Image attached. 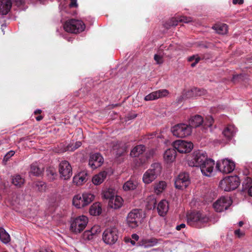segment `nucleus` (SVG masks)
<instances>
[{
    "mask_svg": "<svg viewBox=\"0 0 252 252\" xmlns=\"http://www.w3.org/2000/svg\"><path fill=\"white\" fill-rule=\"evenodd\" d=\"M11 180L12 184L17 188L21 187L25 182V179L19 174L12 176Z\"/></svg>",
    "mask_w": 252,
    "mask_h": 252,
    "instance_id": "obj_27",
    "label": "nucleus"
},
{
    "mask_svg": "<svg viewBox=\"0 0 252 252\" xmlns=\"http://www.w3.org/2000/svg\"><path fill=\"white\" fill-rule=\"evenodd\" d=\"M125 242L126 243L130 242L132 245H134L135 244V242L134 240H132L130 238H126Z\"/></svg>",
    "mask_w": 252,
    "mask_h": 252,
    "instance_id": "obj_56",
    "label": "nucleus"
},
{
    "mask_svg": "<svg viewBox=\"0 0 252 252\" xmlns=\"http://www.w3.org/2000/svg\"><path fill=\"white\" fill-rule=\"evenodd\" d=\"M15 154V152L14 151H10L8 152L4 157L3 158V161H8L9 158L14 156Z\"/></svg>",
    "mask_w": 252,
    "mask_h": 252,
    "instance_id": "obj_50",
    "label": "nucleus"
},
{
    "mask_svg": "<svg viewBox=\"0 0 252 252\" xmlns=\"http://www.w3.org/2000/svg\"><path fill=\"white\" fill-rule=\"evenodd\" d=\"M103 163V158L99 154L95 153L90 156L89 165L93 169L100 167Z\"/></svg>",
    "mask_w": 252,
    "mask_h": 252,
    "instance_id": "obj_17",
    "label": "nucleus"
},
{
    "mask_svg": "<svg viewBox=\"0 0 252 252\" xmlns=\"http://www.w3.org/2000/svg\"><path fill=\"white\" fill-rule=\"evenodd\" d=\"M157 204L156 199L155 196L150 195L147 198V208L149 210H152L155 208Z\"/></svg>",
    "mask_w": 252,
    "mask_h": 252,
    "instance_id": "obj_37",
    "label": "nucleus"
},
{
    "mask_svg": "<svg viewBox=\"0 0 252 252\" xmlns=\"http://www.w3.org/2000/svg\"><path fill=\"white\" fill-rule=\"evenodd\" d=\"M220 185L225 191H230L236 189L239 186V178L237 176L229 177L221 181Z\"/></svg>",
    "mask_w": 252,
    "mask_h": 252,
    "instance_id": "obj_8",
    "label": "nucleus"
},
{
    "mask_svg": "<svg viewBox=\"0 0 252 252\" xmlns=\"http://www.w3.org/2000/svg\"><path fill=\"white\" fill-rule=\"evenodd\" d=\"M83 239L85 240H91L94 238V236L91 233V232L89 230H86L83 234Z\"/></svg>",
    "mask_w": 252,
    "mask_h": 252,
    "instance_id": "obj_46",
    "label": "nucleus"
},
{
    "mask_svg": "<svg viewBox=\"0 0 252 252\" xmlns=\"http://www.w3.org/2000/svg\"><path fill=\"white\" fill-rule=\"evenodd\" d=\"M234 133L235 128L232 125H228L222 131V134L228 140L231 139Z\"/></svg>",
    "mask_w": 252,
    "mask_h": 252,
    "instance_id": "obj_29",
    "label": "nucleus"
},
{
    "mask_svg": "<svg viewBox=\"0 0 252 252\" xmlns=\"http://www.w3.org/2000/svg\"><path fill=\"white\" fill-rule=\"evenodd\" d=\"M186 227V225L184 223H182L176 226V229L177 230H180L182 228H184Z\"/></svg>",
    "mask_w": 252,
    "mask_h": 252,
    "instance_id": "obj_57",
    "label": "nucleus"
},
{
    "mask_svg": "<svg viewBox=\"0 0 252 252\" xmlns=\"http://www.w3.org/2000/svg\"><path fill=\"white\" fill-rule=\"evenodd\" d=\"M176 49V46L174 45L170 44L168 47L166 46L165 51H172Z\"/></svg>",
    "mask_w": 252,
    "mask_h": 252,
    "instance_id": "obj_53",
    "label": "nucleus"
},
{
    "mask_svg": "<svg viewBox=\"0 0 252 252\" xmlns=\"http://www.w3.org/2000/svg\"><path fill=\"white\" fill-rule=\"evenodd\" d=\"M166 183L164 181H159V182L155 184L154 190L157 194L161 193L166 188Z\"/></svg>",
    "mask_w": 252,
    "mask_h": 252,
    "instance_id": "obj_32",
    "label": "nucleus"
},
{
    "mask_svg": "<svg viewBox=\"0 0 252 252\" xmlns=\"http://www.w3.org/2000/svg\"><path fill=\"white\" fill-rule=\"evenodd\" d=\"M88 222V219L86 216L78 217L71 222L70 230L74 233H80L85 229Z\"/></svg>",
    "mask_w": 252,
    "mask_h": 252,
    "instance_id": "obj_5",
    "label": "nucleus"
},
{
    "mask_svg": "<svg viewBox=\"0 0 252 252\" xmlns=\"http://www.w3.org/2000/svg\"><path fill=\"white\" fill-rule=\"evenodd\" d=\"M179 22L188 23V19L187 17L181 16H176L171 18L164 24L166 28L169 29L172 26H176L178 25Z\"/></svg>",
    "mask_w": 252,
    "mask_h": 252,
    "instance_id": "obj_18",
    "label": "nucleus"
},
{
    "mask_svg": "<svg viewBox=\"0 0 252 252\" xmlns=\"http://www.w3.org/2000/svg\"><path fill=\"white\" fill-rule=\"evenodd\" d=\"M155 154V151L154 150H151L149 151V156H148V158L150 157V156H153Z\"/></svg>",
    "mask_w": 252,
    "mask_h": 252,
    "instance_id": "obj_59",
    "label": "nucleus"
},
{
    "mask_svg": "<svg viewBox=\"0 0 252 252\" xmlns=\"http://www.w3.org/2000/svg\"><path fill=\"white\" fill-rule=\"evenodd\" d=\"M88 173L86 171H83L75 175L73 178V182L77 186H81L88 180Z\"/></svg>",
    "mask_w": 252,
    "mask_h": 252,
    "instance_id": "obj_20",
    "label": "nucleus"
},
{
    "mask_svg": "<svg viewBox=\"0 0 252 252\" xmlns=\"http://www.w3.org/2000/svg\"><path fill=\"white\" fill-rule=\"evenodd\" d=\"M125 147L124 146H120V144H117L113 146V151L115 153L116 155L118 157L122 155L125 152Z\"/></svg>",
    "mask_w": 252,
    "mask_h": 252,
    "instance_id": "obj_39",
    "label": "nucleus"
},
{
    "mask_svg": "<svg viewBox=\"0 0 252 252\" xmlns=\"http://www.w3.org/2000/svg\"><path fill=\"white\" fill-rule=\"evenodd\" d=\"M200 60V58L198 56H192L190 57V63H191L190 66L192 67L195 66L196 64Z\"/></svg>",
    "mask_w": 252,
    "mask_h": 252,
    "instance_id": "obj_44",
    "label": "nucleus"
},
{
    "mask_svg": "<svg viewBox=\"0 0 252 252\" xmlns=\"http://www.w3.org/2000/svg\"><path fill=\"white\" fill-rule=\"evenodd\" d=\"M119 233L116 227H109L105 229L102 235V240L105 243L113 245L118 240Z\"/></svg>",
    "mask_w": 252,
    "mask_h": 252,
    "instance_id": "obj_7",
    "label": "nucleus"
},
{
    "mask_svg": "<svg viewBox=\"0 0 252 252\" xmlns=\"http://www.w3.org/2000/svg\"><path fill=\"white\" fill-rule=\"evenodd\" d=\"M123 202V199L121 197L116 195L111 200L109 201L108 206L111 208L118 209L122 206Z\"/></svg>",
    "mask_w": 252,
    "mask_h": 252,
    "instance_id": "obj_23",
    "label": "nucleus"
},
{
    "mask_svg": "<svg viewBox=\"0 0 252 252\" xmlns=\"http://www.w3.org/2000/svg\"><path fill=\"white\" fill-rule=\"evenodd\" d=\"M43 171V168L40 167L36 163H33L31 166V172L35 176L40 175Z\"/></svg>",
    "mask_w": 252,
    "mask_h": 252,
    "instance_id": "obj_36",
    "label": "nucleus"
},
{
    "mask_svg": "<svg viewBox=\"0 0 252 252\" xmlns=\"http://www.w3.org/2000/svg\"><path fill=\"white\" fill-rule=\"evenodd\" d=\"M232 3L234 4H242L244 3V0H233Z\"/></svg>",
    "mask_w": 252,
    "mask_h": 252,
    "instance_id": "obj_55",
    "label": "nucleus"
},
{
    "mask_svg": "<svg viewBox=\"0 0 252 252\" xmlns=\"http://www.w3.org/2000/svg\"><path fill=\"white\" fill-rule=\"evenodd\" d=\"M85 28V25L82 21L74 19L66 21L63 25V28L66 32L75 34L82 32Z\"/></svg>",
    "mask_w": 252,
    "mask_h": 252,
    "instance_id": "obj_3",
    "label": "nucleus"
},
{
    "mask_svg": "<svg viewBox=\"0 0 252 252\" xmlns=\"http://www.w3.org/2000/svg\"><path fill=\"white\" fill-rule=\"evenodd\" d=\"M46 176L50 181L54 180L57 177V173L55 169L51 167L48 168L46 170Z\"/></svg>",
    "mask_w": 252,
    "mask_h": 252,
    "instance_id": "obj_38",
    "label": "nucleus"
},
{
    "mask_svg": "<svg viewBox=\"0 0 252 252\" xmlns=\"http://www.w3.org/2000/svg\"><path fill=\"white\" fill-rule=\"evenodd\" d=\"M203 123V119L200 115H196L190 118V127H196Z\"/></svg>",
    "mask_w": 252,
    "mask_h": 252,
    "instance_id": "obj_26",
    "label": "nucleus"
},
{
    "mask_svg": "<svg viewBox=\"0 0 252 252\" xmlns=\"http://www.w3.org/2000/svg\"><path fill=\"white\" fill-rule=\"evenodd\" d=\"M142 211L138 209H133L127 215L126 223L129 227L134 228L137 227L142 218Z\"/></svg>",
    "mask_w": 252,
    "mask_h": 252,
    "instance_id": "obj_6",
    "label": "nucleus"
},
{
    "mask_svg": "<svg viewBox=\"0 0 252 252\" xmlns=\"http://www.w3.org/2000/svg\"><path fill=\"white\" fill-rule=\"evenodd\" d=\"M82 143L80 141L76 142L74 144H69L63 149L64 151H73L80 147Z\"/></svg>",
    "mask_w": 252,
    "mask_h": 252,
    "instance_id": "obj_40",
    "label": "nucleus"
},
{
    "mask_svg": "<svg viewBox=\"0 0 252 252\" xmlns=\"http://www.w3.org/2000/svg\"><path fill=\"white\" fill-rule=\"evenodd\" d=\"M137 185V183L136 181L130 179L124 184L123 189L126 191L134 190L136 188Z\"/></svg>",
    "mask_w": 252,
    "mask_h": 252,
    "instance_id": "obj_34",
    "label": "nucleus"
},
{
    "mask_svg": "<svg viewBox=\"0 0 252 252\" xmlns=\"http://www.w3.org/2000/svg\"><path fill=\"white\" fill-rule=\"evenodd\" d=\"M94 195L89 192L75 195L72 199V204L77 209H82L90 204L94 199Z\"/></svg>",
    "mask_w": 252,
    "mask_h": 252,
    "instance_id": "obj_1",
    "label": "nucleus"
},
{
    "mask_svg": "<svg viewBox=\"0 0 252 252\" xmlns=\"http://www.w3.org/2000/svg\"><path fill=\"white\" fill-rule=\"evenodd\" d=\"M34 113L35 114H40L41 113V110L40 109H37L35 110Z\"/></svg>",
    "mask_w": 252,
    "mask_h": 252,
    "instance_id": "obj_62",
    "label": "nucleus"
},
{
    "mask_svg": "<svg viewBox=\"0 0 252 252\" xmlns=\"http://www.w3.org/2000/svg\"><path fill=\"white\" fill-rule=\"evenodd\" d=\"M209 218L200 211H194L190 213V225L195 224L197 227H201L202 224L207 223Z\"/></svg>",
    "mask_w": 252,
    "mask_h": 252,
    "instance_id": "obj_4",
    "label": "nucleus"
},
{
    "mask_svg": "<svg viewBox=\"0 0 252 252\" xmlns=\"http://www.w3.org/2000/svg\"><path fill=\"white\" fill-rule=\"evenodd\" d=\"M214 123V119L211 116L206 118V121L205 122L204 126L211 127Z\"/></svg>",
    "mask_w": 252,
    "mask_h": 252,
    "instance_id": "obj_48",
    "label": "nucleus"
},
{
    "mask_svg": "<svg viewBox=\"0 0 252 252\" xmlns=\"http://www.w3.org/2000/svg\"><path fill=\"white\" fill-rule=\"evenodd\" d=\"M59 172L62 179H69L72 175V167L70 163L66 160L62 161L59 165Z\"/></svg>",
    "mask_w": 252,
    "mask_h": 252,
    "instance_id": "obj_9",
    "label": "nucleus"
},
{
    "mask_svg": "<svg viewBox=\"0 0 252 252\" xmlns=\"http://www.w3.org/2000/svg\"><path fill=\"white\" fill-rule=\"evenodd\" d=\"M241 76V74H237L233 76V79L234 81L235 79H237L238 78H240Z\"/></svg>",
    "mask_w": 252,
    "mask_h": 252,
    "instance_id": "obj_60",
    "label": "nucleus"
},
{
    "mask_svg": "<svg viewBox=\"0 0 252 252\" xmlns=\"http://www.w3.org/2000/svg\"><path fill=\"white\" fill-rule=\"evenodd\" d=\"M116 195H115L114 191L112 189H108L104 191L103 193V197L106 199L111 200L112 198H114Z\"/></svg>",
    "mask_w": 252,
    "mask_h": 252,
    "instance_id": "obj_42",
    "label": "nucleus"
},
{
    "mask_svg": "<svg viewBox=\"0 0 252 252\" xmlns=\"http://www.w3.org/2000/svg\"><path fill=\"white\" fill-rule=\"evenodd\" d=\"M214 29L219 34H224L227 32V26L225 24H216L214 26Z\"/></svg>",
    "mask_w": 252,
    "mask_h": 252,
    "instance_id": "obj_35",
    "label": "nucleus"
},
{
    "mask_svg": "<svg viewBox=\"0 0 252 252\" xmlns=\"http://www.w3.org/2000/svg\"><path fill=\"white\" fill-rule=\"evenodd\" d=\"M235 166L234 162L227 159L222 160L221 162L218 161L216 164V168L219 171L225 174L232 172Z\"/></svg>",
    "mask_w": 252,
    "mask_h": 252,
    "instance_id": "obj_12",
    "label": "nucleus"
},
{
    "mask_svg": "<svg viewBox=\"0 0 252 252\" xmlns=\"http://www.w3.org/2000/svg\"><path fill=\"white\" fill-rule=\"evenodd\" d=\"M169 94L166 89H161L154 91L146 95L144 97L145 101H152L167 96Z\"/></svg>",
    "mask_w": 252,
    "mask_h": 252,
    "instance_id": "obj_16",
    "label": "nucleus"
},
{
    "mask_svg": "<svg viewBox=\"0 0 252 252\" xmlns=\"http://www.w3.org/2000/svg\"><path fill=\"white\" fill-rule=\"evenodd\" d=\"M165 48H166V46H165L164 44L161 45L158 51L157 54L160 55L161 56L164 57V51H165Z\"/></svg>",
    "mask_w": 252,
    "mask_h": 252,
    "instance_id": "obj_51",
    "label": "nucleus"
},
{
    "mask_svg": "<svg viewBox=\"0 0 252 252\" xmlns=\"http://www.w3.org/2000/svg\"><path fill=\"white\" fill-rule=\"evenodd\" d=\"M238 224L240 227H242L243 226V225L244 224V222L242 221H240L239 222Z\"/></svg>",
    "mask_w": 252,
    "mask_h": 252,
    "instance_id": "obj_63",
    "label": "nucleus"
},
{
    "mask_svg": "<svg viewBox=\"0 0 252 252\" xmlns=\"http://www.w3.org/2000/svg\"><path fill=\"white\" fill-rule=\"evenodd\" d=\"M189 185V174L188 173H181L175 181V185L176 188L179 189H185Z\"/></svg>",
    "mask_w": 252,
    "mask_h": 252,
    "instance_id": "obj_15",
    "label": "nucleus"
},
{
    "mask_svg": "<svg viewBox=\"0 0 252 252\" xmlns=\"http://www.w3.org/2000/svg\"><path fill=\"white\" fill-rule=\"evenodd\" d=\"M12 6L11 0H0V14L5 15L10 11Z\"/></svg>",
    "mask_w": 252,
    "mask_h": 252,
    "instance_id": "obj_22",
    "label": "nucleus"
},
{
    "mask_svg": "<svg viewBox=\"0 0 252 252\" xmlns=\"http://www.w3.org/2000/svg\"><path fill=\"white\" fill-rule=\"evenodd\" d=\"M146 150L145 146L139 145L134 147L130 152V156L134 157L139 156L142 154Z\"/></svg>",
    "mask_w": 252,
    "mask_h": 252,
    "instance_id": "obj_28",
    "label": "nucleus"
},
{
    "mask_svg": "<svg viewBox=\"0 0 252 252\" xmlns=\"http://www.w3.org/2000/svg\"><path fill=\"white\" fill-rule=\"evenodd\" d=\"M232 201L229 197H221L213 204V208L218 212L227 210L232 204Z\"/></svg>",
    "mask_w": 252,
    "mask_h": 252,
    "instance_id": "obj_10",
    "label": "nucleus"
},
{
    "mask_svg": "<svg viewBox=\"0 0 252 252\" xmlns=\"http://www.w3.org/2000/svg\"><path fill=\"white\" fill-rule=\"evenodd\" d=\"M154 58L157 64H160L163 63V57L161 56L160 55L156 54L154 55Z\"/></svg>",
    "mask_w": 252,
    "mask_h": 252,
    "instance_id": "obj_47",
    "label": "nucleus"
},
{
    "mask_svg": "<svg viewBox=\"0 0 252 252\" xmlns=\"http://www.w3.org/2000/svg\"><path fill=\"white\" fill-rule=\"evenodd\" d=\"M173 135L179 138H184L189 135V126L187 124H177L171 128Z\"/></svg>",
    "mask_w": 252,
    "mask_h": 252,
    "instance_id": "obj_13",
    "label": "nucleus"
},
{
    "mask_svg": "<svg viewBox=\"0 0 252 252\" xmlns=\"http://www.w3.org/2000/svg\"><path fill=\"white\" fill-rule=\"evenodd\" d=\"M234 234L235 235L237 236L239 238H240L244 235V233L241 232L239 229L235 230L234 231Z\"/></svg>",
    "mask_w": 252,
    "mask_h": 252,
    "instance_id": "obj_54",
    "label": "nucleus"
},
{
    "mask_svg": "<svg viewBox=\"0 0 252 252\" xmlns=\"http://www.w3.org/2000/svg\"><path fill=\"white\" fill-rule=\"evenodd\" d=\"M92 235L94 236L96 234L99 233L101 232V228L99 225H94L89 230Z\"/></svg>",
    "mask_w": 252,
    "mask_h": 252,
    "instance_id": "obj_45",
    "label": "nucleus"
},
{
    "mask_svg": "<svg viewBox=\"0 0 252 252\" xmlns=\"http://www.w3.org/2000/svg\"><path fill=\"white\" fill-rule=\"evenodd\" d=\"M131 238L133 239V240L135 241H138L139 239V236L136 234H133L131 235Z\"/></svg>",
    "mask_w": 252,
    "mask_h": 252,
    "instance_id": "obj_58",
    "label": "nucleus"
},
{
    "mask_svg": "<svg viewBox=\"0 0 252 252\" xmlns=\"http://www.w3.org/2000/svg\"><path fill=\"white\" fill-rule=\"evenodd\" d=\"M158 243V241L156 238H150L149 239H144L141 242L140 245L145 248L156 246Z\"/></svg>",
    "mask_w": 252,
    "mask_h": 252,
    "instance_id": "obj_31",
    "label": "nucleus"
},
{
    "mask_svg": "<svg viewBox=\"0 0 252 252\" xmlns=\"http://www.w3.org/2000/svg\"><path fill=\"white\" fill-rule=\"evenodd\" d=\"M215 161L211 158L206 159L198 167L202 174L207 177H211L212 175Z\"/></svg>",
    "mask_w": 252,
    "mask_h": 252,
    "instance_id": "obj_14",
    "label": "nucleus"
},
{
    "mask_svg": "<svg viewBox=\"0 0 252 252\" xmlns=\"http://www.w3.org/2000/svg\"><path fill=\"white\" fill-rule=\"evenodd\" d=\"M204 94V90L198 89L197 88H193L190 90V97H196L200 96Z\"/></svg>",
    "mask_w": 252,
    "mask_h": 252,
    "instance_id": "obj_41",
    "label": "nucleus"
},
{
    "mask_svg": "<svg viewBox=\"0 0 252 252\" xmlns=\"http://www.w3.org/2000/svg\"><path fill=\"white\" fill-rule=\"evenodd\" d=\"M252 184V179L251 178L249 177H245V179L242 183L243 189L245 190L248 189L249 190L250 188H251Z\"/></svg>",
    "mask_w": 252,
    "mask_h": 252,
    "instance_id": "obj_43",
    "label": "nucleus"
},
{
    "mask_svg": "<svg viewBox=\"0 0 252 252\" xmlns=\"http://www.w3.org/2000/svg\"><path fill=\"white\" fill-rule=\"evenodd\" d=\"M189 147H190V151L191 150V149H193V144L191 142H190Z\"/></svg>",
    "mask_w": 252,
    "mask_h": 252,
    "instance_id": "obj_64",
    "label": "nucleus"
},
{
    "mask_svg": "<svg viewBox=\"0 0 252 252\" xmlns=\"http://www.w3.org/2000/svg\"><path fill=\"white\" fill-rule=\"evenodd\" d=\"M35 185L38 188V189L40 191H42L45 189V184L43 182H36L35 183Z\"/></svg>",
    "mask_w": 252,
    "mask_h": 252,
    "instance_id": "obj_49",
    "label": "nucleus"
},
{
    "mask_svg": "<svg viewBox=\"0 0 252 252\" xmlns=\"http://www.w3.org/2000/svg\"><path fill=\"white\" fill-rule=\"evenodd\" d=\"M162 170L161 164L159 163H154L150 168L143 174L142 180L146 184H149L155 180L160 174Z\"/></svg>",
    "mask_w": 252,
    "mask_h": 252,
    "instance_id": "obj_2",
    "label": "nucleus"
},
{
    "mask_svg": "<svg viewBox=\"0 0 252 252\" xmlns=\"http://www.w3.org/2000/svg\"><path fill=\"white\" fill-rule=\"evenodd\" d=\"M169 209L168 202L165 200H162L158 204L157 210L159 215L164 216Z\"/></svg>",
    "mask_w": 252,
    "mask_h": 252,
    "instance_id": "obj_24",
    "label": "nucleus"
},
{
    "mask_svg": "<svg viewBox=\"0 0 252 252\" xmlns=\"http://www.w3.org/2000/svg\"><path fill=\"white\" fill-rule=\"evenodd\" d=\"M0 240L4 244H7L10 241V235L2 227H0Z\"/></svg>",
    "mask_w": 252,
    "mask_h": 252,
    "instance_id": "obj_33",
    "label": "nucleus"
},
{
    "mask_svg": "<svg viewBox=\"0 0 252 252\" xmlns=\"http://www.w3.org/2000/svg\"><path fill=\"white\" fill-rule=\"evenodd\" d=\"M69 6L70 7H77L78 6L77 0H71Z\"/></svg>",
    "mask_w": 252,
    "mask_h": 252,
    "instance_id": "obj_52",
    "label": "nucleus"
},
{
    "mask_svg": "<svg viewBox=\"0 0 252 252\" xmlns=\"http://www.w3.org/2000/svg\"><path fill=\"white\" fill-rule=\"evenodd\" d=\"M90 213L93 216L99 215L101 213V206L99 203L95 202L90 207Z\"/></svg>",
    "mask_w": 252,
    "mask_h": 252,
    "instance_id": "obj_30",
    "label": "nucleus"
},
{
    "mask_svg": "<svg viewBox=\"0 0 252 252\" xmlns=\"http://www.w3.org/2000/svg\"><path fill=\"white\" fill-rule=\"evenodd\" d=\"M37 121H40L43 119V117L41 115L38 116L35 118Z\"/></svg>",
    "mask_w": 252,
    "mask_h": 252,
    "instance_id": "obj_61",
    "label": "nucleus"
},
{
    "mask_svg": "<svg viewBox=\"0 0 252 252\" xmlns=\"http://www.w3.org/2000/svg\"><path fill=\"white\" fill-rule=\"evenodd\" d=\"M107 175V172L103 171L95 175L92 178V182L95 185H99L103 183Z\"/></svg>",
    "mask_w": 252,
    "mask_h": 252,
    "instance_id": "obj_25",
    "label": "nucleus"
},
{
    "mask_svg": "<svg viewBox=\"0 0 252 252\" xmlns=\"http://www.w3.org/2000/svg\"><path fill=\"white\" fill-rule=\"evenodd\" d=\"M177 153L175 149H167L163 154V160L166 163L173 162L176 159Z\"/></svg>",
    "mask_w": 252,
    "mask_h": 252,
    "instance_id": "obj_21",
    "label": "nucleus"
},
{
    "mask_svg": "<svg viewBox=\"0 0 252 252\" xmlns=\"http://www.w3.org/2000/svg\"><path fill=\"white\" fill-rule=\"evenodd\" d=\"M207 158V156L204 152L199 150L195 151L191 156L190 166L199 167Z\"/></svg>",
    "mask_w": 252,
    "mask_h": 252,
    "instance_id": "obj_11",
    "label": "nucleus"
},
{
    "mask_svg": "<svg viewBox=\"0 0 252 252\" xmlns=\"http://www.w3.org/2000/svg\"><path fill=\"white\" fill-rule=\"evenodd\" d=\"M173 147L180 153H188L189 150V143L184 140H177L173 143Z\"/></svg>",
    "mask_w": 252,
    "mask_h": 252,
    "instance_id": "obj_19",
    "label": "nucleus"
}]
</instances>
